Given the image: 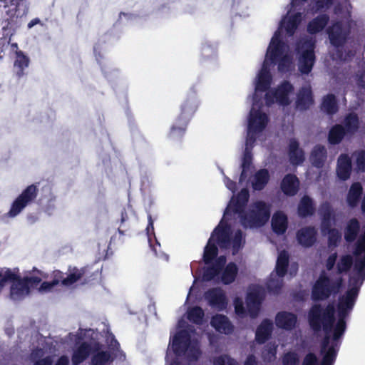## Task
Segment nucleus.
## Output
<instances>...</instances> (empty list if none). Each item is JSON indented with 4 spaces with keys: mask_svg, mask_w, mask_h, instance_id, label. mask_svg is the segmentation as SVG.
<instances>
[{
    "mask_svg": "<svg viewBox=\"0 0 365 365\" xmlns=\"http://www.w3.org/2000/svg\"><path fill=\"white\" fill-rule=\"evenodd\" d=\"M335 307L328 304L325 308L321 304H314L308 313V322L314 332L323 329L324 336L320 344L322 356L320 365H334L339 349V341L333 339V325L335 323Z\"/></svg>",
    "mask_w": 365,
    "mask_h": 365,
    "instance_id": "obj_1",
    "label": "nucleus"
},
{
    "mask_svg": "<svg viewBox=\"0 0 365 365\" xmlns=\"http://www.w3.org/2000/svg\"><path fill=\"white\" fill-rule=\"evenodd\" d=\"M343 284V278L339 277L331 280L323 271L312 286L311 297L313 301H324L331 295L337 294Z\"/></svg>",
    "mask_w": 365,
    "mask_h": 365,
    "instance_id": "obj_2",
    "label": "nucleus"
},
{
    "mask_svg": "<svg viewBox=\"0 0 365 365\" xmlns=\"http://www.w3.org/2000/svg\"><path fill=\"white\" fill-rule=\"evenodd\" d=\"M270 217V206L265 202H255L252 207L240 216V223L245 228L260 227L264 225Z\"/></svg>",
    "mask_w": 365,
    "mask_h": 365,
    "instance_id": "obj_3",
    "label": "nucleus"
},
{
    "mask_svg": "<svg viewBox=\"0 0 365 365\" xmlns=\"http://www.w3.org/2000/svg\"><path fill=\"white\" fill-rule=\"evenodd\" d=\"M38 192V189L36 185L32 184L26 187L13 202L8 215L11 217L18 215L24 208L36 198Z\"/></svg>",
    "mask_w": 365,
    "mask_h": 365,
    "instance_id": "obj_4",
    "label": "nucleus"
},
{
    "mask_svg": "<svg viewBox=\"0 0 365 365\" xmlns=\"http://www.w3.org/2000/svg\"><path fill=\"white\" fill-rule=\"evenodd\" d=\"M302 47L304 50L302 51L299 59V71L302 74L308 75L315 63V44L311 40H307L303 43Z\"/></svg>",
    "mask_w": 365,
    "mask_h": 365,
    "instance_id": "obj_5",
    "label": "nucleus"
},
{
    "mask_svg": "<svg viewBox=\"0 0 365 365\" xmlns=\"http://www.w3.org/2000/svg\"><path fill=\"white\" fill-rule=\"evenodd\" d=\"M327 34L330 43L339 48L343 46L347 41L349 31L344 28L343 24L340 21H336L327 28Z\"/></svg>",
    "mask_w": 365,
    "mask_h": 365,
    "instance_id": "obj_6",
    "label": "nucleus"
},
{
    "mask_svg": "<svg viewBox=\"0 0 365 365\" xmlns=\"http://www.w3.org/2000/svg\"><path fill=\"white\" fill-rule=\"evenodd\" d=\"M269 122L268 115L252 107L250 111L248 118V135L262 132Z\"/></svg>",
    "mask_w": 365,
    "mask_h": 365,
    "instance_id": "obj_7",
    "label": "nucleus"
},
{
    "mask_svg": "<svg viewBox=\"0 0 365 365\" xmlns=\"http://www.w3.org/2000/svg\"><path fill=\"white\" fill-rule=\"evenodd\" d=\"M204 298L208 304L218 311H222L227 306V299L223 289L220 287H212L204 293Z\"/></svg>",
    "mask_w": 365,
    "mask_h": 365,
    "instance_id": "obj_8",
    "label": "nucleus"
},
{
    "mask_svg": "<svg viewBox=\"0 0 365 365\" xmlns=\"http://www.w3.org/2000/svg\"><path fill=\"white\" fill-rule=\"evenodd\" d=\"M191 343V337L186 330L178 331L171 341L172 349L174 354L180 356L185 354Z\"/></svg>",
    "mask_w": 365,
    "mask_h": 365,
    "instance_id": "obj_9",
    "label": "nucleus"
},
{
    "mask_svg": "<svg viewBox=\"0 0 365 365\" xmlns=\"http://www.w3.org/2000/svg\"><path fill=\"white\" fill-rule=\"evenodd\" d=\"M318 213L321 219V230H327L332 227L336 222L334 210L328 201L322 202L319 205Z\"/></svg>",
    "mask_w": 365,
    "mask_h": 365,
    "instance_id": "obj_10",
    "label": "nucleus"
},
{
    "mask_svg": "<svg viewBox=\"0 0 365 365\" xmlns=\"http://www.w3.org/2000/svg\"><path fill=\"white\" fill-rule=\"evenodd\" d=\"M197 106L198 101L196 94L192 93L187 95L180 106V113L178 118L182 120H186V121L189 123L196 112Z\"/></svg>",
    "mask_w": 365,
    "mask_h": 365,
    "instance_id": "obj_11",
    "label": "nucleus"
},
{
    "mask_svg": "<svg viewBox=\"0 0 365 365\" xmlns=\"http://www.w3.org/2000/svg\"><path fill=\"white\" fill-rule=\"evenodd\" d=\"M227 262L225 255L219 256L214 262L203 269L202 278L206 282H210L218 277Z\"/></svg>",
    "mask_w": 365,
    "mask_h": 365,
    "instance_id": "obj_12",
    "label": "nucleus"
},
{
    "mask_svg": "<svg viewBox=\"0 0 365 365\" xmlns=\"http://www.w3.org/2000/svg\"><path fill=\"white\" fill-rule=\"evenodd\" d=\"M296 238L298 243L304 247H312L317 240V230L314 226H307L297 230Z\"/></svg>",
    "mask_w": 365,
    "mask_h": 365,
    "instance_id": "obj_13",
    "label": "nucleus"
},
{
    "mask_svg": "<svg viewBox=\"0 0 365 365\" xmlns=\"http://www.w3.org/2000/svg\"><path fill=\"white\" fill-rule=\"evenodd\" d=\"M297 323V316L289 312H279L275 317V324L279 328L287 331L294 329Z\"/></svg>",
    "mask_w": 365,
    "mask_h": 365,
    "instance_id": "obj_14",
    "label": "nucleus"
},
{
    "mask_svg": "<svg viewBox=\"0 0 365 365\" xmlns=\"http://www.w3.org/2000/svg\"><path fill=\"white\" fill-rule=\"evenodd\" d=\"M216 237V242L220 248L225 249L230 245L231 232L227 225H222L221 222L214 229L210 238L213 240Z\"/></svg>",
    "mask_w": 365,
    "mask_h": 365,
    "instance_id": "obj_15",
    "label": "nucleus"
},
{
    "mask_svg": "<svg viewBox=\"0 0 365 365\" xmlns=\"http://www.w3.org/2000/svg\"><path fill=\"white\" fill-rule=\"evenodd\" d=\"M351 312V310L344 308L337 307L338 319L335 324L333 325V339L334 341L340 340L344 336L346 329V319Z\"/></svg>",
    "mask_w": 365,
    "mask_h": 365,
    "instance_id": "obj_16",
    "label": "nucleus"
},
{
    "mask_svg": "<svg viewBox=\"0 0 365 365\" xmlns=\"http://www.w3.org/2000/svg\"><path fill=\"white\" fill-rule=\"evenodd\" d=\"M250 198V193L247 188H242L236 197H233L230 201V209L235 214L240 217L245 212V207Z\"/></svg>",
    "mask_w": 365,
    "mask_h": 365,
    "instance_id": "obj_17",
    "label": "nucleus"
},
{
    "mask_svg": "<svg viewBox=\"0 0 365 365\" xmlns=\"http://www.w3.org/2000/svg\"><path fill=\"white\" fill-rule=\"evenodd\" d=\"M288 156L293 165H299L305 160L304 151L299 148V143L295 138H291L288 145Z\"/></svg>",
    "mask_w": 365,
    "mask_h": 365,
    "instance_id": "obj_18",
    "label": "nucleus"
},
{
    "mask_svg": "<svg viewBox=\"0 0 365 365\" xmlns=\"http://www.w3.org/2000/svg\"><path fill=\"white\" fill-rule=\"evenodd\" d=\"M293 91V85L288 81H284L274 90L275 101L281 106H289L291 103L289 99V94Z\"/></svg>",
    "mask_w": 365,
    "mask_h": 365,
    "instance_id": "obj_19",
    "label": "nucleus"
},
{
    "mask_svg": "<svg viewBox=\"0 0 365 365\" xmlns=\"http://www.w3.org/2000/svg\"><path fill=\"white\" fill-rule=\"evenodd\" d=\"M312 91L310 87H302L299 89L296 99V108L299 110H307L314 104Z\"/></svg>",
    "mask_w": 365,
    "mask_h": 365,
    "instance_id": "obj_20",
    "label": "nucleus"
},
{
    "mask_svg": "<svg viewBox=\"0 0 365 365\" xmlns=\"http://www.w3.org/2000/svg\"><path fill=\"white\" fill-rule=\"evenodd\" d=\"M6 11V19H4L5 24L3 26L2 29L4 31H9L11 34L15 31L18 27L17 19L19 16H23L22 12H20L21 7L11 6Z\"/></svg>",
    "mask_w": 365,
    "mask_h": 365,
    "instance_id": "obj_21",
    "label": "nucleus"
},
{
    "mask_svg": "<svg viewBox=\"0 0 365 365\" xmlns=\"http://www.w3.org/2000/svg\"><path fill=\"white\" fill-rule=\"evenodd\" d=\"M280 188L287 196H294L299 190V180L294 174H287L282 179Z\"/></svg>",
    "mask_w": 365,
    "mask_h": 365,
    "instance_id": "obj_22",
    "label": "nucleus"
},
{
    "mask_svg": "<svg viewBox=\"0 0 365 365\" xmlns=\"http://www.w3.org/2000/svg\"><path fill=\"white\" fill-rule=\"evenodd\" d=\"M30 59L22 51H16L14 62V73L15 76L20 79L26 75V69L28 68Z\"/></svg>",
    "mask_w": 365,
    "mask_h": 365,
    "instance_id": "obj_23",
    "label": "nucleus"
},
{
    "mask_svg": "<svg viewBox=\"0 0 365 365\" xmlns=\"http://www.w3.org/2000/svg\"><path fill=\"white\" fill-rule=\"evenodd\" d=\"M329 16L327 14H320L312 19L307 24V32L311 35H315L322 32L329 24Z\"/></svg>",
    "mask_w": 365,
    "mask_h": 365,
    "instance_id": "obj_24",
    "label": "nucleus"
},
{
    "mask_svg": "<svg viewBox=\"0 0 365 365\" xmlns=\"http://www.w3.org/2000/svg\"><path fill=\"white\" fill-rule=\"evenodd\" d=\"M327 158V150L324 145L317 144L312 148L309 160L312 165L317 168H322Z\"/></svg>",
    "mask_w": 365,
    "mask_h": 365,
    "instance_id": "obj_25",
    "label": "nucleus"
},
{
    "mask_svg": "<svg viewBox=\"0 0 365 365\" xmlns=\"http://www.w3.org/2000/svg\"><path fill=\"white\" fill-rule=\"evenodd\" d=\"M284 50L285 43L279 37L272 38L267 50V56L269 57L272 63H276L280 57L284 56Z\"/></svg>",
    "mask_w": 365,
    "mask_h": 365,
    "instance_id": "obj_26",
    "label": "nucleus"
},
{
    "mask_svg": "<svg viewBox=\"0 0 365 365\" xmlns=\"http://www.w3.org/2000/svg\"><path fill=\"white\" fill-rule=\"evenodd\" d=\"M359 291L358 287H349L344 294L339 298L337 307L352 310L358 297Z\"/></svg>",
    "mask_w": 365,
    "mask_h": 365,
    "instance_id": "obj_27",
    "label": "nucleus"
},
{
    "mask_svg": "<svg viewBox=\"0 0 365 365\" xmlns=\"http://www.w3.org/2000/svg\"><path fill=\"white\" fill-rule=\"evenodd\" d=\"M92 352L91 345L86 341L80 344L73 351L71 362L73 365H79L87 359Z\"/></svg>",
    "mask_w": 365,
    "mask_h": 365,
    "instance_id": "obj_28",
    "label": "nucleus"
},
{
    "mask_svg": "<svg viewBox=\"0 0 365 365\" xmlns=\"http://www.w3.org/2000/svg\"><path fill=\"white\" fill-rule=\"evenodd\" d=\"M271 227L272 231L277 235H284L288 227L287 216L282 211H277L272 216Z\"/></svg>",
    "mask_w": 365,
    "mask_h": 365,
    "instance_id": "obj_29",
    "label": "nucleus"
},
{
    "mask_svg": "<svg viewBox=\"0 0 365 365\" xmlns=\"http://www.w3.org/2000/svg\"><path fill=\"white\" fill-rule=\"evenodd\" d=\"M273 330V323L269 319H264L257 327L255 332V340L258 344L265 343L271 336Z\"/></svg>",
    "mask_w": 365,
    "mask_h": 365,
    "instance_id": "obj_30",
    "label": "nucleus"
},
{
    "mask_svg": "<svg viewBox=\"0 0 365 365\" xmlns=\"http://www.w3.org/2000/svg\"><path fill=\"white\" fill-rule=\"evenodd\" d=\"M362 195V185L359 182H353L346 195V200L348 206L351 208L356 207L361 200Z\"/></svg>",
    "mask_w": 365,
    "mask_h": 365,
    "instance_id": "obj_31",
    "label": "nucleus"
},
{
    "mask_svg": "<svg viewBox=\"0 0 365 365\" xmlns=\"http://www.w3.org/2000/svg\"><path fill=\"white\" fill-rule=\"evenodd\" d=\"M316 211L313 199L309 195H304L299 200L297 206V214L302 218L311 217Z\"/></svg>",
    "mask_w": 365,
    "mask_h": 365,
    "instance_id": "obj_32",
    "label": "nucleus"
},
{
    "mask_svg": "<svg viewBox=\"0 0 365 365\" xmlns=\"http://www.w3.org/2000/svg\"><path fill=\"white\" fill-rule=\"evenodd\" d=\"M351 173V161L346 154H341L337 162L336 173L341 180H346L350 178Z\"/></svg>",
    "mask_w": 365,
    "mask_h": 365,
    "instance_id": "obj_33",
    "label": "nucleus"
},
{
    "mask_svg": "<svg viewBox=\"0 0 365 365\" xmlns=\"http://www.w3.org/2000/svg\"><path fill=\"white\" fill-rule=\"evenodd\" d=\"M211 325L219 332L229 334L233 331V325L228 318L222 314H217L211 319Z\"/></svg>",
    "mask_w": 365,
    "mask_h": 365,
    "instance_id": "obj_34",
    "label": "nucleus"
},
{
    "mask_svg": "<svg viewBox=\"0 0 365 365\" xmlns=\"http://www.w3.org/2000/svg\"><path fill=\"white\" fill-rule=\"evenodd\" d=\"M188 122L177 117L172 125L168 137L173 140H180L185 134Z\"/></svg>",
    "mask_w": 365,
    "mask_h": 365,
    "instance_id": "obj_35",
    "label": "nucleus"
},
{
    "mask_svg": "<svg viewBox=\"0 0 365 365\" xmlns=\"http://www.w3.org/2000/svg\"><path fill=\"white\" fill-rule=\"evenodd\" d=\"M272 80V76L264 62L262 68L258 75L255 90L260 92L267 91L270 87Z\"/></svg>",
    "mask_w": 365,
    "mask_h": 365,
    "instance_id": "obj_36",
    "label": "nucleus"
},
{
    "mask_svg": "<svg viewBox=\"0 0 365 365\" xmlns=\"http://www.w3.org/2000/svg\"><path fill=\"white\" fill-rule=\"evenodd\" d=\"M68 271L70 273L68 274L66 277L62 279V285L68 287L78 280H80L83 277H84L87 274L88 267H83L81 268H78L76 267H69Z\"/></svg>",
    "mask_w": 365,
    "mask_h": 365,
    "instance_id": "obj_37",
    "label": "nucleus"
},
{
    "mask_svg": "<svg viewBox=\"0 0 365 365\" xmlns=\"http://www.w3.org/2000/svg\"><path fill=\"white\" fill-rule=\"evenodd\" d=\"M360 227V222L356 218L350 219L344 229V240L347 242H353L359 235Z\"/></svg>",
    "mask_w": 365,
    "mask_h": 365,
    "instance_id": "obj_38",
    "label": "nucleus"
},
{
    "mask_svg": "<svg viewBox=\"0 0 365 365\" xmlns=\"http://www.w3.org/2000/svg\"><path fill=\"white\" fill-rule=\"evenodd\" d=\"M269 180V171L262 168L257 171L252 181V187L253 190L260 191L263 190Z\"/></svg>",
    "mask_w": 365,
    "mask_h": 365,
    "instance_id": "obj_39",
    "label": "nucleus"
},
{
    "mask_svg": "<svg viewBox=\"0 0 365 365\" xmlns=\"http://www.w3.org/2000/svg\"><path fill=\"white\" fill-rule=\"evenodd\" d=\"M29 293V289L24 278L21 277L11 287L10 294L14 299H20Z\"/></svg>",
    "mask_w": 365,
    "mask_h": 365,
    "instance_id": "obj_40",
    "label": "nucleus"
},
{
    "mask_svg": "<svg viewBox=\"0 0 365 365\" xmlns=\"http://www.w3.org/2000/svg\"><path fill=\"white\" fill-rule=\"evenodd\" d=\"M238 273V267L235 262H230L227 265L225 264L224 269L221 272V281L225 284L228 285L235 282Z\"/></svg>",
    "mask_w": 365,
    "mask_h": 365,
    "instance_id": "obj_41",
    "label": "nucleus"
},
{
    "mask_svg": "<svg viewBox=\"0 0 365 365\" xmlns=\"http://www.w3.org/2000/svg\"><path fill=\"white\" fill-rule=\"evenodd\" d=\"M321 109L329 115L336 113L339 110V107L336 96L331 93L324 96Z\"/></svg>",
    "mask_w": 365,
    "mask_h": 365,
    "instance_id": "obj_42",
    "label": "nucleus"
},
{
    "mask_svg": "<svg viewBox=\"0 0 365 365\" xmlns=\"http://www.w3.org/2000/svg\"><path fill=\"white\" fill-rule=\"evenodd\" d=\"M217 255L218 248L214 242V240L210 238L204 249L202 257L204 263L205 264H210L219 257Z\"/></svg>",
    "mask_w": 365,
    "mask_h": 365,
    "instance_id": "obj_43",
    "label": "nucleus"
},
{
    "mask_svg": "<svg viewBox=\"0 0 365 365\" xmlns=\"http://www.w3.org/2000/svg\"><path fill=\"white\" fill-rule=\"evenodd\" d=\"M346 132L343 125L336 124L333 125L328 133V142L331 145L339 144L344 139Z\"/></svg>",
    "mask_w": 365,
    "mask_h": 365,
    "instance_id": "obj_44",
    "label": "nucleus"
},
{
    "mask_svg": "<svg viewBox=\"0 0 365 365\" xmlns=\"http://www.w3.org/2000/svg\"><path fill=\"white\" fill-rule=\"evenodd\" d=\"M288 265L289 255L287 251L283 250L278 255L275 267V271L279 277L283 278L286 275Z\"/></svg>",
    "mask_w": 365,
    "mask_h": 365,
    "instance_id": "obj_45",
    "label": "nucleus"
},
{
    "mask_svg": "<svg viewBox=\"0 0 365 365\" xmlns=\"http://www.w3.org/2000/svg\"><path fill=\"white\" fill-rule=\"evenodd\" d=\"M114 360L109 351H98L91 357V365H110Z\"/></svg>",
    "mask_w": 365,
    "mask_h": 365,
    "instance_id": "obj_46",
    "label": "nucleus"
},
{
    "mask_svg": "<svg viewBox=\"0 0 365 365\" xmlns=\"http://www.w3.org/2000/svg\"><path fill=\"white\" fill-rule=\"evenodd\" d=\"M344 128L346 133L354 134L359 128V118L355 113H348L344 120Z\"/></svg>",
    "mask_w": 365,
    "mask_h": 365,
    "instance_id": "obj_47",
    "label": "nucleus"
},
{
    "mask_svg": "<svg viewBox=\"0 0 365 365\" xmlns=\"http://www.w3.org/2000/svg\"><path fill=\"white\" fill-rule=\"evenodd\" d=\"M301 20L302 15L299 12L289 16L284 26L288 36H292L294 35Z\"/></svg>",
    "mask_w": 365,
    "mask_h": 365,
    "instance_id": "obj_48",
    "label": "nucleus"
},
{
    "mask_svg": "<svg viewBox=\"0 0 365 365\" xmlns=\"http://www.w3.org/2000/svg\"><path fill=\"white\" fill-rule=\"evenodd\" d=\"M187 314V318L190 322L197 325L202 324L205 312L200 307L195 306L190 308Z\"/></svg>",
    "mask_w": 365,
    "mask_h": 365,
    "instance_id": "obj_49",
    "label": "nucleus"
},
{
    "mask_svg": "<svg viewBox=\"0 0 365 365\" xmlns=\"http://www.w3.org/2000/svg\"><path fill=\"white\" fill-rule=\"evenodd\" d=\"M353 262L354 261L351 255H342L336 264L337 274H340L349 272L353 265Z\"/></svg>",
    "mask_w": 365,
    "mask_h": 365,
    "instance_id": "obj_50",
    "label": "nucleus"
},
{
    "mask_svg": "<svg viewBox=\"0 0 365 365\" xmlns=\"http://www.w3.org/2000/svg\"><path fill=\"white\" fill-rule=\"evenodd\" d=\"M323 234H328L329 247H337L341 240V235L336 228L329 227L327 230H321Z\"/></svg>",
    "mask_w": 365,
    "mask_h": 365,
    "instance_id": "obj_51",
    "label": "nucleus"
},
{
    "mask_svg": "<svg viewBox=\"0 0 365 365\" xmlns=\"http://www.w3.org/2000/svg\"><path fill=\"white\" fill-rule=\"evenodd\" d=\"M283 286L282 278H273L272 276L267 282V289L270 294H278Z\"/></svg>",
    "mask_w": 365,
    "mask_h": 365,
    "instance_id": "obj_52",
    "label": "nucleus"
},
{
    "mask_svg": "<svg viewBox=\"0 0 365 365\" xmlns=\"http://www.w3.org/2000/svg\"><path fill=\"white\" fill-rule=\"evenodd\" d=\"M365 280V270L354 269V274L350 278L351 287H358L359 291L361 286Z\"/></svg>",
    "mask_w": 365,
    "mask_h": 365,
    "instance_id": "obj_53",
    "label": "nucleus"
},
{
    "mask_svg": "<svg viewBox=\"0 0 365 365\" xmlns=\"http://www.w3.org/2000/svg\"><path fill=\"white\" fill-rule=\"evenodd\" d=\"M283 365H299V358L298 354L294 351H287L282 356Z\"/></svg>",
    "mask_w": 365,
    "mask_h": 365,
    "instance_id": "obj_54",
    "label": "nucleus"
},
{
    "mask_svg": "<svg viewBox=\"0 0 365 365\" xmlns=\"http://www.w3.org/2000/svg\"><path fill=\"white\" fill-rule=\"evenodd\" d=\"M243 241V233L241 230H237L234 235L233 239L232 240V253L233 255L238 252V251L242 247V244Z\"/></svg>",
    "mask_w": 365,
    "mask_h": 365,
    "instance_id": "obj_55",
    "label": "nucleus"
},
{
    "mask_svg": "<svg viewBox=\"0 0 365 365\" xmlns=\"http://www.w3.org/2000/svg\"><path fill=\"white\" fill-rule=\"evenodd\" d=\"M19 277L20 276L19 274L13 272L10 269H7L4 274H2V277H1L0 287H4L8 282H11L13 284Z\"/></svg>",
    "mask_w": 365,
    "mask_h": 365,
    "instance_id": "obj_56",
    "label": "nucleus"
},
{
    "mask_svg": "<svg viewBox=\"0 0 365 365\" xmlns=\"http://www.w3.org/2000/svg\"><path fill=\"white\" fill-rule=\"evenodd\" d=\"M277 347L274 346H269L262 351V359L266 362H271L276 358Z\"/></svg>",
    "mask_w": 365,
    "mask_h": 365,
    "instance_id": "obj_57",
    "label": "nucleus"
},
{
    "mask_svg": "<svg viewBox=\"0 0 365 365\" xmlns=\"http://www.w3.org/2000/svg\"><path fill=\"white\" fill-rule=\"evenodd\" d=\"M262 299V297L260 295L259 292L252 291L247 294V304H261Z\"/></svg>",
    "mask_w": 365,
    "mask_h": 365,
    "instance_id": "obj_58",
    "label": "nucleus"
},
{
    "mask_svg": "<svg viewBox=\"0 0 365 365\" xmlns=\"http://www.w3.org/2000/svg\"><path fill=\"white\" fill-rule=\"evenodd\" d=\"M302 365H320V363L314 353L309 352L304 356Z\"/></svg>",
    "mask_w": 365,
    "mask_h": 365,
    "instance_id": "obj_59",
    "label": "nucleus"
},
{
    "mask_svg": "<svg viewBox=\"0 0 365 365\" xmlns=\"http://www.w3.org/2000/svg\"><path fill=\"white\" fill-rule=\"evenodd\" d=\"M214 365H236V362L229 356L222 355L215 360Z\"/></svg>",
    "mask_w": 365,
    "mask_h": 365,
    "instance_id": "obj_60",
    "label": "nucleus"
},
{
    "mask_svg": "<svg viewBox=\"0 0 365 365\" xmlns=\"http://www.w3.org/2000/svg\"><path fill=\"white\" fill-rule=\"evenodd\" d=\"M234 307L235 313L240 317H243L245 313V308L241 299L236 298L234 301Z\"/></svg>",
    "mask_w": 365,
    "mask_h": 365,
    "instance_id": "obj_61",
    "label": "nucleus"
},
{
    "mask_svg": "<svg viewBox=\"0 0 365 365\" xmlns=\"http://www.w3.org/2000/svg\"><path fill=\"white\" fill-rule=\"evenodd\" d=\"M356 165L359 170L365 171V150H360L356 160Z\"/></svg>",
    "mask_w": 365,
    "mask_h": 365,
    "instance_id": "obj_62",
    "label": "nucleus"
},
{
    "mask_svg": "<svg viewBox=\"0 0 365 365\" xmlns=\"http://www.w3.org/2000/svg\"><path fill=\"white\" fill-rule=\"evenodd\" d=\"M278 70L280 72H284L288 70L289 65V59L287 56L280 57L278 60Z\"/></svg>",
    "mask_w": 365,
    "mask_h": 365,
    "instance_id": "obj_63",
    "label": "nucleus"
},
{
    "mask_svg": "<svg viewBox=\"0 0 365 365\" xmlns=\"http://www.w3.org/2000/svg\"><path fill=\"white\" fill-rule=\"evenodd\" d=\"M249 314L251 318H256L260 311L261 304H247Z\"/></svg>",
    "mask_w": 365,
    "mask_h": 365,
    "instance_id": "obj_64",
    "label": "nucleus"
}]
</instances>
